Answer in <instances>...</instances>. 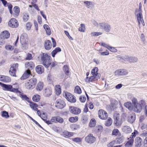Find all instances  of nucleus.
I'll use <instances>...</instances> for the list:
<instances>
[{"label":"nucleus","instance_id":"c03bdc74","mask_svg":"<svg viewBox=\"0 0 147 147\" xmlns=\"http://www.w3.org/2000/svg\"><path fill=\"white\" fill-rule=\"evenodd\" d=\"M124 138L123 137L119 138L117 139L116 142V144H119L122 143L123 141Z\"/></svg>","mask_w":147,"mask_h":147},{"label":"nucleus","instance_id":"cd10ccee","mask_svg":"<svg viewBox=\"0 0 147 147\" xmlns=\"http://www.w3.org/2000/svg\"><path fill=\"white\" fill-rule=\"evenodd\" d=\"M61 50L60 47H57L51 53L52 56L53 57H55V55L57 54V53L58 52H61Z\"/></svg>","mask_w":147,"mask_h":147},{"label":"nucleus","instance_id":"49530a36","mask_svg":"<svg viewBox=\"0 0 147 147\" xmlns=\"http://www.w3.org/2000/svg\"><path fill=\"white\" fill-rule=\"evenodd\" d=\"M78 117L76 116L75 117H71L69 118V120L71 122H75L78 120Z\"/></svg>","mask_w":147,"mask_h":147},{"label":"nucleus","instance_id":"f8f14e48","mask_svg":"<svg viewBox=\"0 0 147 147\" xmlns=\"http://www.w3.org/2000/svg\"><path fill=\"white\" fill-rule=\"evenodd\" d=\"M136 17L139 26L140 27L141 25V24L142 26H144L145 23L143 19L142 14H140V13H138L137 14Z\"/></svg>","mask_w":147,"mask_h":147},{"label":"nucleus","instance_id":"0e129e2a","mask_svg":"<svg viewBox=\"0 0 147 147\" xmlns=\"http://www.w3.org/2000/svg\"><path fill=\"white\" fill-rule=\"evenodd\" d=\"M122 119H120L119 118V119H118V121H117V126H119L121 125L122 123Z\"/></svg>","mask_w":147,"mask_h":147},{"label":"nucleus","instance_id":"dca6fc26","mask_svg":"<svg viewBox=\"0 0 147 147\" xmlns=\"http://www.w3.org/2000/svg\"><path fill=\"white\" fill-rule=\"evenodd\" d=\"M0 81L5 83L9 82L11 81V79L8 76L0 75Z\"/></svg>","mask_w":147,"mask_h":147},{"label":"nucleus","instance_id":"bf43d9fd","mask_svg":"<svg viewBox=\"0 0 147 147\" xmlns=\"http://www.w3.org/2000/svg\"><path fill=\"white\" fill-rule=\"evenodd\" d=\"M86 97L84 96H81L79 98L80 101L82 102H84L86 100Z\"/></svg>","mask_w":147,"mask_h":147},{"label":"nucleus","instance_id":"c9c22d12","mask_svg":"<svg viewBox=\"0 0 147 147\" xmlns=\"http://www.w3.org/2000/svg\"><path fill=\"white\" fill-rule=\"evenodd\" d=\"M119 117V114H116L114 115V123L115 125L117 126V121H118V119Z\"/></svg>","mask_w":147,"mask_h":147},{"label":"nucleus","instance_id":"58836bf2","mask_svg":"<svg viewBox=\"0 0 147 147\" xmlns=\"http://www.w3.org/2000/svg\"><path fill=\"white\" fill-rule=\"evenodd\" d=\"M63 71L65 72V74L66 75L68 76L69 73V67L67 65H65L63 66Z\"/></svg>","mask_w":147,"mask_h":147},{"label":"nucleus","instance_id":"37998d69","mask_svg":"<svg viewBox=\"0 0 147 147\" xmlns=\"http://www.w3.org/2000/svg\"><path fill=\"white\" fill-rule=\"evenodd\" d=\"M75 93L80 94L81 93L82 91L80 87L78 86H76L74 89Z\"/></svg>","mask_w":147,"mask_h":147},{"label":"nucleus","instance_id":"f3484780","mask_svg":"<svg viewBox=\"0 0 147 147\" xmlns=\"http://www.w3.org/2000/svg\"><path fill=\"white\" fill-rule=\"evenodd\" d=\"M135 147H140L142 143V139L139 137L136 138L135 140Z\"/></svg>","mask_w":147,"mask_h":147},{"label":"nucleus","instance_id":"393cba45","mask_svg":"<svg viewBox=\"0 0 147 147\" xmlns=\"http://www.w3.org/2000/svg\"><path fill=\"white\" fill-rule=\"evenodd\" d=\"M27 101L30 103V106L33 110L35 111L37 110V107H38V105L36 103L30 101L29 100H27Z\"/></svg>","mask_w":147,"mask_h":147},{"label":"nucleus","instance_id":"e2e57ef3","mask_svg":"<svg viewBox=\"0 0 147 147\" xmlns=\"http://www.w3.org/2000/svg\"><path fill=\"white\" fill-rule=\"evenodd\" d=\"M31 26L32 25L31 23L29 22L27 23V24H26V27L27 29L28 30H29L30 29Z\"/></svg>","mask_w":147,"mask_h":147},{"label":"nucleus","instance_id":"6e6552de","mask_svg":"<svg viewBox=\"0 0 147 147\" xmlns=\"http://www.w3.org/2000/svg\"><path fill=\"white\" fill-rule=\"evenodd\" d=\"M99 25L102 29L106 32H109L111 30L110 25L107 23L102 22L99 23Z\"/></svg>","mask_w":147,"mask_h":147},{"label":"nucleus","instance_id":"c85d7f7f","mask_svg":"<svg viewBox=\"0 0 147 147\" xmlns=\"http://www.w3.org/2000/svg\"><path fill=\"white\" fill-rule=\"evenodd\" d=\"M134 142V139L130 138L129 140H128L125 145V147H132Z\"/></svg>","mask_w":147,"mask_h":147},{"label":"nucleus","instance_id":"a19ab883","mask_svg":"<svg viewBox=\"0 0 147 147\" xmlns=\"http://www.w3.org/2000/svg\"><path fill=\"white\" fill-rule=\"evenodd\" d=\"M112 123V120L110 118H109L105 122V125L107 126H109Z\"/></svg>","mask_w":147,"mask_h":147},{"label":"nucleus","instance_id":"5701e85b","mask_svg":"<svg viewBox=\"0 0 147 147\" xmlns=\"http://www.w3.org/2000/svg\"><path fill=\"white\" fill-rule=\"evenodd\" d=\"M36 71L38 74H41L44 72V67L41 65H38L36 67Z\"/></svg>","mask_w":147,"mask_h":147},{"label":"nucleus","instance_id":"3c124183","mask_svg":"<svg viewBox=\"0 0 147 147\" xmlns=\"http://www.w3.org/2000/svg\"><path fill=\"white\" fill-rule=\"evenodd\" d=\"M81 27L79 28L78 30L79 31L84 32L85 30V26L84 24H81Z\"/></svg>","mask_w":147,"mask_h":147},{"label":"nucleus","instance_id":"20e7f679","mask_svg":"<svg viewBox=\"0 0 147 147\" xmlns=\"http://www.w3.org/2000/svg\"><path fill=\"white\" fill-rule=\"evenodd\" d=\"M37 81L36 78H31L26 83L25 86L26 88L28 89H33L36 84Z\"/></svg>","mask_w":147,"mask_h":147},{"label":"nucleus","instance_id":"4c0bfd02","mask_svg":"<svg viewBox=\"0 0 147 147\" xmlns=\"http://www.w3.org/2000/svg\"><path fill=\"white\" fill-rule=\"evenodd\" d=\"M1 116L6 119H8L9 117L8 113L5 111H3L1 112Z\"/></svg>","mask_w":147,"mask_h":147},{"label":"nucleus","instance_id":"774afa93","mask_svg":"<svg viewBox=\"0 0 147 147\" xmlns=\"http://www.w3.org/2000/svg\"><path fill=\"white\" fill-rule=\"evenodd\" d=\"M32 54L30 53H28L27 55L26 59V60H30L32 59Z\"/></svg>","mask_w":147,"mask_h":147},{"label":"nucleus","instance_id":"e433bc0d","mask_svg":"<svg viewBox=\"0 0 147 147\" xmlns=\"http://www.w3.org/2000/svg\"><path fill=\"white\" fill-rule=\"evenodd\" d=\"M84 3L85 4L86 6L88 8L92 7V6L94 5V3L92 2L88 1H84Z\"/></svg>","mask_w":147,"mask_h":147},{"label":"nucleus","instance_id":"a211bd4d","mask_svg":"<svg viewBox=\"0 0 147 147\" xmlns=\"http://www.w3.org/2000/svg\"><path fill=\"white\" fill-rule=\"evenodd\" d=\"M118 104L117 101L115 100L112 99L111 100V104L110 105V107L111 110L112 111L114 110L116 108V106Z\"/></svg>","mask_w":147,"mask_h":147},{"label":"nucleus","instance_id":"a878e982","mask_svg":"<svg viewBox=\"0 0 147 147\" xmlns=\"http://www.w3.org/2000/svg\"><path fill=\"white\" fill-rule=\"evenodd\" d=\"M43 86V83L42 82H39L37 84L36 87V90L37 91H40L42 90Z\"/></svg>","mask_w":147,"mask_h":147},{"label":"nucleus","instance_id":"ea45409f","mask_svg":"<svg viewBox=\"0 0 147 147\" xmlns=\"http://www.w3.org/2000/svg\"><path fill=\"white\" fill-rule=\"evenodd\" d=\"M138 59L137 57H129V60L128 61L130 63H135L137 61Z\"/></svg>","mask_w":147,"mask_h":147},{"label":"nucleus","instance_id":"13d9d810","mask_svg":"<svg viewBox=\"0 0 147 147\" xmlns=\"http://www.w3.org/2000/svg\"><path fill=\"white\" fill-rule=\"evenodd\" d=\"M102 34V33L100 32H92L91 34L92 36H98Z\"/></svg>","mask_w":147,"mask_h":147},{"label":"nucleus","instance_id":"8fccbe9b","mask_svg":"<svg viewBox=\"0 0 147 147\" xmlns=\"http://www.w3.org/2000/svg\"><path fill=\"white\" fill-rule=\"evenodd\" d=\"M72 141L75 142L79 143L81 142L82 141V138H80L77 137L72 139Z\"/></svg>","mask_w":147,"mask_h":147},{"label":"nucleus","instance_id":"423d86ee","mask_svg":"<svg viewBox=\"0 0 147 147\" xmlns=\"http://www.w3.org/2000/svg\"><path fill=\"white\" fill-rule=\"evenodd\" d=\"M96 138L93 136L92 134H89L85 138V141L88 143L92 144L96 141Z\"/></svg>","mask_w":147,"mask_h":147},{"label":"nucleus","instance_id":"4468645a","mask_svg":"<svg viewBox=\"0 0 147 147\" xmlns=\"http://www.w3.org/2000/svg\"><path fill=\"white\" fill-rule=\"evenodd\" d=\"M9 26L12 28H16L18 26V21L15 18H11L9 22Z\"/></svg>","mask_w":147,"mask_h":147},{"label":"nucleus","instance_id":"f257e3e1","mask_svg":"<svg viewBox=\"0 0 147 147\" xmlns=\"http://www.w3.org/2000/svg\"><path fill=\"white\" fill-rule=\"evenodd\" d=\"M131 100L133 105L130 102H127L124 104V106L129 110H133L134 112L138 113L141 112L142 108L146 104L145 101L143 100H141L139 103L138 102L137 99L135 98H132Z\"/></svg>","mask_w":147,"mask_h":147},{"label":"nucleus","instance_id":"ddd939ff","mask_svg":"<svg viewBox=\"0 0 147 147\" xmlns=\"http://www.w3.org/2000/svg\"><path fill=\"white\" fill-rule=\"evenodd\" d=\"M69 111L71 113L76 115L79 114L81 112L80 109L74 107H69Z\"/></svg>","mask_w":147,"mask_h":147},{"label":"nucleus","instance_id":"338daca9","mask_svg":"<svg viewBox=\"0 0 147 147\" xmlns=\"http://www.w3.org/2000/svg\"><path fill=\"white\" fill-rule=\"evenodd\" d=\"M5 42L3 38L1 36H0V45H2Z\"/></svg>","mask_w":147,"mask_h":147},{"label":"nucleus","instance_id":"b1692460","mask_svg":"<svg viewBox=\"0 0 147 147\" xmlns=\"http://www.w3.org/2000/svg\"><path fill=\"white\" fill-rule=\"evenodd\" d=\"M13 14L14 17H17L19 15L20 12V9L19 7L18 6H15L13 9Z\"/></svg>","mask_w":147,"mask_h":147},{"label":"nucleus","instance_id":"bb28decb","mask_svg":"<svg viewBox=\"0 0 147 147\" xmlns=\"http://www.w3.org/2000/svg\"><path fill=\"white\" fill-rule=\"evenodd\" d=\"M1 36L4 40L5 39H7L9 37L10 34L8 31H5L3 32Z\"/></svg>","mask_w":147,"mask_h":147},{"label":"nucleus","instance_id":"1a4fd4ad","mask_svg":"<svg viewBox=\"0 0 147 147\" xmlns=\"http://www.w3.org/2000/svg\"><path fill=\"white\" fill-rule=\"evenodd\" d=\"M98 114L99 117L101 119H106L108 117L107 113L103 110H99Z\"/></svg>","mask_w":147,"mask_h":147},{"label":"nucleus","instance_id":"6e6d98bb","mask_svg":"<svg viewBox=\"0 0 147 147\" xmlns=\"http://www.w3.org/2000/svg\"><path fill=\"white\" fill-rule=\"evenodd\" d=\"M108 49L111 51L113 52H116L117 51V50L115 48V47H112L110 46Z\"/></svg>","mask_w":147,"mask_h":147},{"label":"nucleus","instance_id":"f704fd0d","mask_svg":"<svg viewBox=\"0 0 147 147\" xmlns=\"http://www.w3.org/2000/svg\"><path fill=\"white\" fill-rule=\"evenodd\" d=\"M40 99V96L37 94L34 95L32 98L33 101L36 102H38Z\"/></svg>","mask_w":147,"mask_h":147},{"label":"nucleus","instance_id":"69168bd1","mask_svg":"<svg viewBox=\"0 0 147 147\" xmlns=\"http://www.w3.org/2000/svg\"><path fill=\"white\" fill-rule=\"evenodd\" d=\"M101 45L103 47H104L108 49H109V47H110V46L109 45L106 44L105 43L103 42H102L101 43Z\"/></svg>","mask_w":147,"mask_h":147},{"label":"nucleus","instance_id":"864d4df0","mask_svg":"<svg viewBox=\"0 0 147 147\" xmlns=\"http://www.w3.org/2000/svg\"><path fill=\"white\" fill-rule=\"evenodd\" d=\"M116 142L115 140H113L109 143L107 145L108 147H114V145Z\"/></svg>","mask_w":147,"mask_h":147},{"label":"nucleus","instance_id":"603ef678","mask_svg":"<svg viewBox=\"0 0 147 147\" xmlns=\"http://www.w3.org/2000/svg\"><path fill=\"white\" fill-rule=\"evenodd\" d=\"M29 16L28 14L25 13L23 14V20L25 22H26L28 19Z\"/></svg>","mask_w":147,"mask_h":147},{"label":"nucleus","instance_id":"680f3d73","mask_svg":"<svg viewBox=\"0 0 147 147\" xmlns=\"http://www.w3.org/2000/svg\"><path fill=\"white\" fill-rule=\"evenodd\" d=\"M50 120L52 123L53 122L57 123V116L52 117Z\"/></svg>","mask_w":147,"mask_h":147},{"label":"nucleus","instance_id":"a18cd8bd","mask_svg":"<svg viewBox=\"0 0 147 147\" xmlns=\"http://www.w3.org/2000/svg\"><path fill=\"white\" fill-rule=\"evenodd\" d=\"M120 134L118 129H114L112 131V135L117 136Z\"/></svg>","mask_w":147,"mask_h":147},{"label":"nucleus","instance_id":"09e8293b","mask_svg":"<svg viewBox=\"0 0 147 147\" xmlns=\"http://www.w3.org/2000/svg\"><path fill=\"white\" fill-rule=\"evenodd\" d=\"M82 122L84 123L87 122L88 121V117L86 115H83L81 118Z\"/></svg>","mask_w":147,"mask_h":147},{"label":"nucleus","instance_id":"412c9836","mask_svg":"<svg viewBox=\"0 0 147 147\" xmlns=\"http://www.w3.org/2000/svg\"><path fill=\"white\" fill-rule=\"evenodd\" d=\"M45 49L47 50H50L52 47V45L51 41L50 40H46L44 44Z\"/></svg>","mask_w":147,"mask_h":147},{"label":"nucleus","instance_id":"6ab92c4d","mask_svg":"<svg viewBox=\"0 0 147 147\" xmlns=\"http://www.w3.org/2000/svg\"><path fill=\"white\" fill-rule=\"evenodd\" d=\"M136 116L134 113H132L129 115L128 117V122L132 123L135 121Z\"/></svg>","mask_w":147,"mask_h":147},{"label":"nucleus","instance_id":"c756f323","mask_svg":"<svg viewBox=\"0 0 147 147\" xmlns=\"http://www.w3.org/2000/svg\"><path fill=\"white\" fill-rule=\"evenodd\" d=\"M98 69L97 67H95L92 69L91 71V74L93 75H94L95 76H98L99 77V75H100L98 73Z\"/></svg>","mask_w":147,"mask_h":147},{"label":"nucleus","instance_id":"473e14b6","mask_svg":"<svg viewBox=\"0 0 147 147\" xmlns=\"http://www.w3.org/2000/svg\"><path fill=\"white\" fill-rule=\"evenodd\" d=\"M52 94V90L51 88H46L44 95L45 96L48 97Z\"/></svg>","mask_w":147,"mask_h":147},{"label":"nucleus","instance_id":"de8ad7c7","mask_svg":"<svg viewBox=\"0 0 147 147\" xmlns=\"http://www.w3.org/2000/svg\"><path fill=\"white\" fill-rule=\"evenodd\" d=\"M96 125V121L94 119H92L89 123V126L92 127Z\"/></svg>","mask_w":147,"mask_h":147},{"label":"nucleus","instance_id":"5fc2aeb1","mask_svg":"<svg viewBox=\"0 0 147 147\" xmlns=\"http://www.w3.org/2000/svg\"><path fill=\"white\" fill-rule=\"evenodd\" d=\"M63 121L64 120L62 117L59 116H57V122H58L60 123H62Z\"/></svg>","mask_w":147,"mask_h":147},{"label":"nucleus","instance_id":"72a5a7b5","mask_svg":"<svg viewBox=\"0 0 147 147\" xmlns=\"http://www.w3.org/2000/svg\"><path fill=\"white\" fill-rule=\"evenodd\" d=\"M63 135L65 137H71L73 135V133L65 131L63 133Z\"/></svg>","mask_w":147,"mask_h":147},{"label":"nucleus","instance_id":"f03ea898","mask_svg":"<svg viewBox=\"0 0 147 147\" xmlns=\"http://www.w3.org/2000/svg\"><path fill=\"white\" fill-rule=\"evenodd\" d=\"M41 62L46 68H48L50 65L51 57L47 54L42 53L40 55Z\"/></svg>","mask_w":147,"mask_h":147},{"label":"nucleus","instance_id":"aec40b11","mask_svg":"<svg viewBox=\"0 0 147 147\" xmlns=\"http://www.w3.org/2000/svg\"><path fill=\"white\" fill-rule=\"evenodd\" d=\"M115 73L117 75H125L127 74L128 71L126 69H120L117 70Z\"/></svg>","mask_w":147,"mask_h":147},{"label":"nucleus","instance_id":"4be33fe9","mask_svg":"<svg viewBox=\"0 0 147 147\" xmlns=\"http://www.w3.org/2000/svg\"><path fill=\"white\" fill-rule=\"evenodd\" d=\"M25 67L28 69H32L34 67V63L32 61L27 62L25 64Z\"/></svg>","mask_w":147,"mask_h":147},{"label":"nucleus","instance_id":"0eeeda50","mask_svg":"<svg viewBox=\"0 0 147 147\" xmlns=\"http://www.w3.org/2000/svg\"><path fill=\"white\" fill-rule=\"evenodd\" d=\"M20 40L22 46L24 47V45H25L26 47V45L28 42V39L27 35L26 33H23L22 34Z\"/></svg>","mask_w":147,"mask_h":147},{"label":"nucleus","instance_id":"79ce46f5","mask_svg":"<svg viewBox=\"0 0 147 147\" xmlns=\"http://www.w3.org/2000/svg\"><path fill=\"white\" fill-rule=\"evenodd\" d=\"M97 80L100 78L99 77L95 76L92 75V76H91L88 79V82H92L94 80L95 78Z\"/></svg>","mask_w":147,"mask_h":147},{"label":"nucleus","instance_id":"7ed1b4c3","mask_svg":"<svg viewBox=\"0 0 147 147\" xmlns=\"http://www.w3.org/2000/svg\"><path fill=\"white\" fill-rule=\"evenodd\" d=\"M0 85L2 87L3 89L4 90L10 91L16 93H21L20 91L18 89L13 88L11 85L6 84L0 82Z\"/></svg>","mask_w":147,"mask_h":147},{"label":"nucleus","instance_id":"39448f33","mask_svg":"<svg viewBox=\"0 0 147 147\" xmlns=\"http://www.w3.org/2000/svg\"><path fill=\"white\" fill-rule=\"evenodd\" d=\"M63 95L69 102L71 103L76 102V100L75 97L71 94L67 92H65L63 93Z\"/></svg>","mask_w":147,"mask_h":147},{"label":"nucleus","instance_id":"9b49d317","mask_svg":"<svg viewBox=\"0 0 147 147\" xmlns=\"http://www.w3.org/2000/svg\"><path fill=\"white\" fill-rule=\"evenodd\" d=\"M18 63L14 64L10 67L9 72L11 76H16V68L18 67Z\"/></svg>","mask_w":147,"mask_h":147},{"label":"nucleus","instance_id":"4d7b16f0","mask_svg":"<svg viewBox=\"0 0 147 147\" xmlns=\"http://www.w3.org/2000/svg\"><path fill=\"white\" fill-rule=\"evenodd\" d=\"M138 132L137 131L135 130L134 132L131 134V135L130 137V138L134 139V138L136 136V135L138 134Z\"/></svg>","mask_w":147,"mask_h":147},{"label":"nucleus","instance_id":"7c9ffc66","mask_svg":"<svg viewBox=\"0 0 147 147\" xmlns=\"http://www.w3.org/2000/svg\"><path fill=\"white\" fill-rule=\"evenodd\" d=\"M55 93L57 95H59L61 93V88L60 85H56L55 87Z\"/></svg>","mask_w":147,"mask_h":147},{"label":"nucleus","instance_id":"2eb2a0df","mask_svg":"<svg viewBox=\"0 0 147 147\" xmlns=\"http://www.w3.org/2000/svg\"><path fill=\"white\" fill-rule=\"evenodd\" d=\"M31 75V72L30 70L27 69L25 71L22 76L21 77L20 79L21 80L26 79L29 78Z\"/></svg>","mask_w":147,"mask_h":147},{"label":"nucleus","instance_id":"9d476101","mask_svg":"<svg viewBox=\"0 0 147 147\" xmlns=\"http://www.w3.org/2000/svg\"><path fill=\"white\" fill-rule=\"evenodd\" d=\"M55 106L58 109H62L66 105L65 102L61 99H57L56 100Z\"/></svg>","mask_w":147,"mask_h":147},{"label":"nucleus","instance_id":"2f4dec72","mask_svg":"<svg viewBox=\"0 0 147 147\" xmlns=\"http://www.w3.org/2000/svg\"><path fill=\"white\" fill-rule=\"evenodd\" d=\"M123 129L125 133L127 134L129 133L131 131V128L127 126H124L123 128Z\"/></svg>","mask_w":147,"mask_h":147},{"label":"nucleus","instance_id":"052dcab7","mask_svg":"<svg viewBox=\"0 0 147 147\" xmlns=\"http://www.w3.org/2000/svg\"><path fill=\"white\" fill-rule=\"evenodd\" d=\"M5 47L7 49L11 51L14 48V47L9 45H7Z\"/></svg>","mask_w":147,"mask_h":147}]
</instances>
